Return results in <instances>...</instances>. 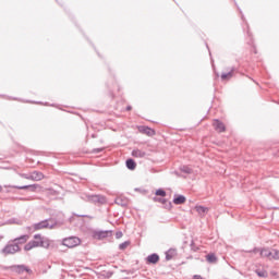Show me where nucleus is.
<instances>
[{
    "mask_svg": "<svg viewBox=\"0 0 279 279\" xmlns=\"http://www.w3.org/2000/svg\"><path fill=\"white\" fill-rule=\"evenodd\" d=\"M238 10H239V12L241 14L242 21H245V15H243V11H241V8L238 7Z\"/></svg>",
    "mask_w": 279,
    "mask_h": 279,
    "instance_id": "37",
    "label": "nucleus"
},
{
    "mask_svg": "<svg viewBox=\"0 0 279 279\" xmlns=\"http://www.w3.org/2000/svg\"><path fill=\"white\" fill-rule=\"evenodd\" d=\"M121 236H123V232L117 231L116 232V239H121Z\"/></svg>",
    "mask_w": 279,
    "mask_h": 279,
    "instance_id": "35",
    "label": "nucleus"
},
{
    "mask_svg": "<svg viewBox=\"0 0 279 279\" xmlns=\"http://www.w3.org/2000/svg\"><path fill=\"white\" fill-rule=\"evenodd\" d=\"M58 226V220L48 218L33 225L34 230H53Z\"/></svg>",
    "mask_w": 279,
    "mask_h": 279,
    "instance_id": "2",
    "label": "nucleus"
},
{
    "mask_svg": "<svg viewBox=\"0 0 279 279\" xmlns=\"http://www.w3.org/2000/svg\"><path fill=\"white\" fill-rule=\"evenodd\" d=\"M7 223H9L10 226L12 225H16V226H21V223H23V221L16 219V218H10L9 220H7Z\"/></svg>",
    "mask_w": 279,
    "mask_h": 279,
    "instance_id": "28",
    "label": "nucleus"
},
{
    "mask_svg": "<svg viewBox=\"0 0 279 279\" xmlns=\"http://www.w3.org/2000/svg\"><path fill=\"white\" fill-rule=\"evenodd\" d=\"M260 256H263L264 258H269V260H271L272 255H274V250H269V248H262L259 251Z\"/></svg>",
    "mask_w": 279,
    "mask_h": 279,
    "instance_id": "17",
    "label": "nucleus"
},
{
    "mask_svg": "<svg viewBox=\"0 0 279 279\" xmlns=\"http://www.w3.org/2000/svg\"><path fill=\"white\" fill-rule=\"evenodd\" d=\"M21 246L15 244L12 240H10L2 250H0V254L2 256H14V254H19L21 252Z\"/></svg>",
    "mask_w": 279,
    "mask_h": 279,
    "instance_id": "3",
    "label": "nucleus"
},
{
    "mask_svg": "<svg viewBox=\"0 0 279 279\" xmlns=\"http://www.w3.org/2000/svg\"><path fill=\"white\" fill-rule=\"evenodd\" d=\"M153 202H157L158 204H162V206H163V208H166V210H171L173 208V204L167 198L154 196Z\"/></svg>",
    "mask_w": 279,
    "mask_h": 279,
    "instance_id": "7",
    "label": "nucleus"
},
{
    "mask_svg": "<svg viewBox=\"0 0 279 279\" xmlns=\"http://www.w3.org/2000/svg\"><path fill=\"white\" fill-rule=\"evenodd\" d=\"M2 269L4 271H12V274H17V276H23V274L25 272L28 274V276H32V274H34V270H32V268L24 264L2 266Z\"/></svg>",
    "mask_w": 279,
    "mask_h": 279,
    "instance_id": "1",
    "label": "nucleus"
},
{
    "mask_svg": "<svg viewBox=\"0 0 279 279\" xmlns=\"http://www.w3.org/2000/svg\"><path fill=\"white\" fill-rule=\"evenodd\" d=\"M138 132H141L142 134H146V136H156V130L149 126L140 125Z\"/></svg>",
    "mask_w": 279,
    "mask_h": 279,
    "instance_id": "10",
    "label": "nucleus"
},
{
    "mask_svg": "<svg viewBox=\"0 0 279 279\" xmlns=\"http://www.w3.org/2000/svg\"><path fill=\"white\" fill-rule=\"evenodd\" d=\"M247 36H252V33H250V25H247Z\"/></svg>",
    "mask_w": 279,
    "mask_h": 279,
    "instance_id": "41",
    "label": "nucleus"
},
{
    "mask_svg": "<svg viewBox=\"0 0 279 279\" xmlns=\"http://www.w3.org/2000/svg\"><path fill=\"white\" fill-rule=\"evenodd\" d=\"M177 251L175 248H170L166 252V260H171L173 256H175Z\"/></svg>",
    "mask_w": 279,
    "mask_h": 279,
    "instance_id": "24",
    "label": "nucleus"
},
{
    "mask_svg": "<svg viewBox=\"0 0 279 279\" xmlns=\"http://www.w3.org/2000/svg\"><path fill=\"white\" fill-rule=\"evenodd\" d=\"M124 274H130V271H128V270H122Z\"/></svg>",
    "mask_w": 279,
    "mask_h": 279,
    "instance_id": "44",
    "label": "nucleus"
},
{
    "mask_svg": "<svg viewBox=\"0 0 279 279\" xmlns=\"http://www.w3.org/2000/svg\"><path fill=\"white\" fill-rule=\"evenodd\" d=\"M213 128L216 130V132H219V134L226 132V124L219 119L214 120Z\"/></svg>",
    "mask_w": 279,
    "mask_h": 279,
    "instance_id": "9",
    "label": "nucleus"
},
{
    "mask_svg": "<svg viewBox=\"0 0 279 279\" xmlns=\"http://www.w3.org/2000/svg\"><path fill=\"white\" fill-rule=\"evenodd\" d=\"M130 110H132V106H126V111H130Z\"/></svg>",
    "mask_w": 279,
    "mask_h": 279,
    "instance_id": "42",
    "label": "nucleus"
},
{
    "mask_svg": "<svg viewBox=\"0 0 279 279\" xmlns=\"http://www.w3.org/2000/svg\"><path fill=\"white\" fill-rule=\"evenodd\" d=\"M13 189H17L19 191H32V193H34V191H36V189H38V184H31V185H15L13 186Z\"/></svg>",
    "mask_w": 279,
    "mask_h": 279,
    "instance_id": "15",
    "label": "nucleus"
},
{
    "mask_svg": "<svg viewBox=\"0 0 279 279\" xmlns=\"http://www.w3.org/2000/svg\"><path fill=\"white\" fill-rule=\"evenodd\" d=\"M80 243H82V240H80V238L77 236H70V238H64L62 240V245H64L65 247H77V245H80Z\"/></svg>",
    "mask_w": 279,
    "mask_h": 279,
    "instance_id": "5",
    "label": "nucleus"
},
{
    "mask_svg": "<svg viewBox=\"0 0 279 279\" xmlns=\"http://www.w3.org/2000/svg\"><path fill=\"white\" fill-rule=\"evenodd\" d=\"M155 195L157 197H167V191H165V189H158L156 190Z\"/></svg>",
    "mask_w": 279,
    "mask_h": 279,
    "instance_id": "27",
    "label": "nucleus"
},
{
    "mask_svg": "<svg viewBox=\"0 0 279 279\" xmlns=\"http://www.w3.org/2000/svg\"><path fill=\"white\" fill-rule=\"evenodd\" d=\"M172 202H173V204H175V206H180V205L186 203V196H184L182 194H174Z\"/></svg>",
    "mask_w": 279,
    "mask_h": 279,
    "instance_id": "12",
    "label": "nucleus"
},
{
    "mask_svg": "<svg viewBox=\"0 0 279 279\" xmlns=\"http://www.w3.org/2000/svg\"><path fill=\"white\" fill-rule=\"evenodd\" d=\"M23 178H25L26 180H32V178H29V175L27 174H22Z\"/></svg>",
    "mask_w": 279,
    "mask_h": 279,
    "instance_id": "40",
    "label": "nucleus"
},
{
    "mask_svg": "<svg viewBox=\"0 0 279 279\" xmlns=\"http://www.w3.org/2000/svg\"><path fill=\"white\" fill-rule=\"evenodd\" d=\"M92 236L93 239H97L98 241H101L104 239H108L112 236V230L93 231Z\"/></svg>",
    "mask_w": 279,
    "mask_h": 279,
    "instance_id": "6",
    "label": "nucleus"
},
{
    "mask_svg": "<svg viewBox=\"0 0 279 279\" xmlns=\"http://www.w3.org/2000/svg\"><path fill=\"white\" fill-rule=\"evenodd\" d=\"M74 217H81L83 219H93L92 216H88V215H80V214H73Z\"/></svg>",
    "mask_w": 279,
    "mask_h": 279,
    "instance_id": "31",
    "label": "nucleus"
},
{
    "mask_svg": "<svg viewBox=\"0 0 279 279\" xmlns=\"http://www.w3.org/2000/svg\"><path fill=\"white\" fill-rule=\"evenodd\" d=\"M257 252L260 253V248L254 247L253 250L248 251L250 254H256Z\"/></svg>",
    "mask_w": 279,
    "mask_h": 279,
    "instance_id": "34",
    "label": "nucleus"
},
{
    "mask_svg": "<svg viewBox=\"0 0 279 279\" xmlns=\"http://www.w3.org/2000/svg\"><path fill=\"white\" fill-rule=\"evenodd\" d=\"M234 3H235V5H238V4H236V1H234Z\"/></svg>",
    "mask_w": 279,
    "mask_h": 279,
    "instance_id": "48",
    "label": "nucleus"
},
{
    "mask_svg": "<svg viewBox=\"0 0 279 279\" xmlns=\"http://www.w3.org/2000/svg\"><path fill=\"white\" fill-rule=\"evenodd\" d=\"M125 167L129 171H134L136 169V161L133 158H129L125 161Z\"/></svg>",
    "mask_w": 279,
    "mask_h": 279,
    "instance_id": "19",
    "label": "nucleus"
},
{
    "mask_svg": "<svg viewBox=\"0 0 279 279\" xmlns=\"http://www.w3.org/2000/svg\"><path fill=\"white\" fill-rule=\"evenodd\" d=\"M38 247H44V250H49L51 247V240L49 238L45 236L41 240H37Z\"/></svg>",
    "mask_w": 279,
    "mask_h": 279,
    "instance_id": "14",
    "label": "nucleus"
},
{
    "mask_svg": "<svg viewBox=\"0 0 279 279\" xmlns=\"http://www.w3.org/2000/svg\"><path fill=\"white\" fill-rule=\"evenodd\" d=\"M86 197L89 204H95L96 206H104L107 202L106 196L101 194H87Z\"/></svg>",
    "mask_w": 279,
    "mask_h": 279,
    "instance_id": "4",
    "label": "nucleus"
},
{
    "mask_svg": "<svg viewBox=\"0 0 279 279\" xmlns=\"http://www.w3.org/2000/svg\"><path fill=\"white\" fill-rule=\"evenodd\" d=\"M179 169L182 173H186L187 175L193 173V169L189 166H181Z\"/></svg>",
    "mask_w": 279,
    "mask_h": 279,
    "instance_id": "25",
    "label": "nucleus"
},
{
    "mask_svg": "<svg viewBox=\"0 0 279 279\" xmlns=\"http://www.w3.org/2000/svg\"><path fill=\"white\" fill-rule=\"evenodd\" d=\"M29 178L35 182H40V180L45 179V174L43 172L33 171Z\"/></svg>",
    "mask_w": 279,
    "mask_h": 279,
    "instance_id": "16",
    "label": "nucleus"
},
{
    "mask_svg": "<svg viewBox=\"0 0 279 279\" xmlns=\"http://www.w3.org/2000/svg\"><path fill=\"white\" fill-rule=\"evenodd\" d=\"M160 263V255L151 253L146 257V265H158Z\"/></svg>",
    "mask_w": 279,
    "mask_h": 279,
    "instance_id": "8",
    "label": "nucleus"
},
{
    "mask_svg": "<svg viewBox=\"0 0 279 279\" xmlns=\"http://www.w3.org/2000/svg\"><path fill=\"white\" fill-rule=\"evenodd\" d=\"M2 239H3V235H0V241H2Z\"/></svg>",
    "mask_w": 279,
    "mask_h": 279,
    "instance_id": "45",
    "label": "nucleus"
},
{
    "mask_svg": "<svg viewBox=\"0 0 279 279\" xmlns=\"http://www.w3.org/2000/svg\"><path fill=\"white\" fill-rule=\"evenodd\" d=\"M43 238H44V236L40 235V234H35V235H34L35 241H41Z\"/></svg>",
    "mask_w": 279,
    "mask_h": 279,
    "instance_id": "36",
    "label": "nucleus"
},
{
    "mask_svg": "<svg viewBox=\"0 0 279 279\" xmlns=\"http://www.w3.org/2000/svg\"><path fill=\"white\" fill-rule=\"evenodd\" d=\"M10 99H13L14 101H19V98H12V97H10Z\"/></svg>",
    "mask_w": 279,
    "mask_h": 279,
    "instance_id": "43",
    "label": "nucleus"
},
{
    "mask_svg": "<svg viewBox=\"0 0 279 279\" xmlns=\"http://www.w3.org/2000/svg\"><path fill=\"white\" fill-rule=\"evenodd\" d=\"M112 275H113L112 271H107V272H106L107 278H112Z\"/></svg>",
    "mask_w": 279,
    "mask_h": 279,
    "instance_id": "38",
    "label": "nucleus"
},
{
    "mask_svg": "<svg viewBox=\"0 0 279 279\" xmlns=\"http://www.w3.org/2000/svg\"><path fill=\"white\" fill-rule=\"evenodd\" d=\"M129 245H130V241H125V242L119 244V250H120V251H123V250H125Z\"/></svg>",
    "mask_w": 279,
    "mask_h": 279,
    "instance_id": "30",
    "label": "nucleus"
},
{
    "mask_svg": "<svg viewBox=\"0 0 279 279\" xmlns=\"http://www.w3.org/2000/svg\"><path fill=\"white\" fill-rule=\"evenodd\" d=\"M190 247L193 252H197V250H199V247L195 246V241H191Z\"/></svg>",
    "mask_w": 279,
    "mask_h": 279,
    "instance_id": "32",
    "label": "nucleus"
},
{
    "mask_svg": "<svg viewBox=\"0 0 279 279\" xmlns=\"http://www.w3.org/2000/svg\"><path fill=\"white\" fill-rule=\"evenodd\" d=\"M28 239H29V235L23 234V235L12 239L11 241H13L15 243V245H17V247H21V245H25V243H27Z\"/></svg>",
    "mask_w": 279,
    "mask_h": 279,
    "instance_id": "11",
    "label": "nucleus"
},
{
    "mask_svg": "<svg viewBox=\"0 0 279 279\" xmlns=\"http://www.w3.org/2000/svg\"><path fill=\"white\" fill-rule=\"evenodd\" d=\"M255 274L258 276V278H268L269 277V272H267V270H265V269H256Z\"/></svg>",
    "mask_w": 279,
    "mask_h": 279,
    "instance_id": "23",
    "label": "nucleus"
},
{
    "mask_svg": "<svg viewBox=\"0 0 279 279\" xmlns=\"http://www.w3.org/2000/svg\"><path fill=\"white\" fill-rule=\"evenodd\" d=\"M193 279H204V277H202V275H194Z\"/></svg>",
    "mask_w": 279,
    "mask_h": 279,
    "instance_id": "39",
    "label": "nucleus"
},
{
    "mask_svg": "<svg viewBox=\"0 0 279 279\" xmlns=\"http://www.w3.org/2000/svg\"><path fill=\"white\" fill-rule=\"evenodd\" d=\"M132 156L134 158H145V156H147V153H145V150H141V149H133Z\"/></svg>",
    "mask_w": 279,
    "mask_h": 279,
    "instance_id": "20",
    "label": "nucleus"
},
{
    "mask_svg": "<svg viewBox=\"0 0 279 279\" xmlns=\"http://www.w3.org/2000/svg\"><path fill=\"white\" fill-rule=\"evenodd\" d=\"M206 260L207 263H217V255H215L214 253L207 254Z\"/></svg>",
    "mask_w": 279,
    "mask_h": 279,
    "instance_id": "26",
    "label": "nucleus"
},
{
    "mask_svg": "<svg viewBox=\"0 0 279 279\" xmlns=\"http://www.w3.org/2000/svg\"><path fill=\"white\" fill-rule=\"evenodd\" d=\"M114 204H117L118 206H122V208H128V198L117 197L114 199Z\"/></svg>",
    "mask_w": 279,
    "mask_h": 279,
    "instance_id": "21",
    "label": "nucleus"
},
{
    "mask_svg": "<svg viewBox=\"0 0 279 279\" xmlns=\"http://www.w3.org/2000/svg\"><path fill=\"white\" fill-rule=\"evenodd\" d=\"M236 71V68H231L229 72H223L220 77L222 82H226V80H232L234 77V72Z\"/></svg>",
    "mask_w": 279,
    "mask_h": 279,
    "instance_id": "13",
    "label": "nucleus"
},
{
    "mask_svg": "<svg viewBox=\"0 0 279 279\" xmlns=\"http://www.w3.org/2000/svg\"><path fill=\"white\" fill-rule=\"evenodd\" d=\"M104 147H100V148H94L93 150H92V154H101V151H104Z\"/></svg>",
    "mask_w": 279,
    "mask_h": 279,
    "instance_id": "33",
    "label": "nucleus"
},
{
    "mask_svg": "<svg viewBox=\"0 0 279 279\" xmlns=\"http://www.w3.org/2000/svg\"><path fill=\"white\" fill-rule=\"evenodd\" d=\"M195 210L196 213H198V215H206V213H208V207L202 206V205H196L195 206Z\"/></svg>",
    "mask_w": 279,
    "mask_h": 279,
    "instance_id": "22",
    "label": "nucleus"
},
{
    "mask_svg": "<svg viewBox=\"0 0 279 279\" xmlns=\"http://www.w3.org/2000/svg\"><path fill=\"white\" fill-rule=\"evenodd\" d=\"M3 191V187L0 186V192Z\"/></svg>",
    "mask_w": 279,
    "mask_h": 279,
    "instance_id": "46",
    "label": "nucleus"
},
{
    "mask_svg": "<svg viewBox=\"0 0 279 279\" xmlns=\"http://www.w3.org/2000/svg\"><path fill=\"white\" fill-rule=\"evenodd\" d=\"M254 53H256V48H254Z\"/></svg>",
    "mask_w": 279,
    "mask_h": 279,
    "instance_id": "47",
    "label": "nucleus"
},
{
    "mask_svg": "<svg viewBox=\"0 0 279 279\" xmlns=\"http://www.w3.org/2000/svg\"><path fill=\"white\" fill-rule=\"evenodd\" d=\"M271 260H279V251L276 248H272V257Z\"/></svg>",
    "mask_w": 279,
    "mask_h": 279,
    "instance_id": "29",
    "label": "nucleus"
},
{
    "mask_svg": "<svg viewBox=\"0 0 279 279\" xmlns=\"http://www.w3.org/2000/svg\"><path fill=\"white\" fill-rule=\"evenodd\" d=\"M34 247H38V240H31L28 243L24 245V251L29 252L34 250Z\"/></svg>",
    "mask_w": 279,
    "mask_h": 279,
    "instance_id": "18",
    "label": "nucleus"
}]
</instances>
